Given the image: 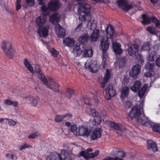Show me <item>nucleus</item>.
Wrapping results in <instances>:
<instances>
[{"mask_svg": "<svg viewBox=\"0 0 160 160\" xmlns=\"http://www.w3.org/2000/svg\"><path fill=\"white\" fill-rule=\"evenodd\" d=\"M143 105V101H142L140 102L139 106L137 105L132 108L128 114V116L131 119H135L136 121L139 117L143 115V114L142 113L141 109H142Z\"/></svg>", "mask_w": 160, "mask_h": 160, "instance_id": "obj_1", "label": "nucleus"}, {"mask_svg": "<svg viewBox=\"0 0 160 160\" xmlns=\"http://www.w3.org/2000/svg\"><path fill=\"white\" fill-rule=\"evenodd\" d=\"M2 48L6 55L10 59H12L15 52L12 48V45L9 42L3 41L1 44Z\"/></svg>", "mask_w": 160, "mask_h": 160, "instance_id": "obj_2", "label": "nucleus"}, {"mask_svg": "<svg viewBox=\"0 0 160 160\" xmlns=\"http://www.w3.org/2000/svg\"><path fill=\"white\" fill-rule=\"evenodd\" d=\"M78 11L80 14L83 18V21L87 20V17H90V7L88 4H81L79 8H78Z\"/></svg>", "mask_w": 160, "mask_h": 160, "instance_id": "obj_3", "label": "nucleus"}, {"mask_svg": "<svg viewBox=\"0 0 160 160\" xmlns=\"http://www.w3.org/2000/svg\"><path fill=\"white\" fill-rule=\"evenodd\" d=\"M89 114L94 117V118L92 121L93 124L95 126H98L100 125L102 119L101 116L99 115L98 112L96 111V110L94 109H90Z\"/></svg>", "mask_w": 160, "mask_h": 160, "instance_id": "obj_4", "label": "nucleus"}, {"mask_svg": "<svg viewBox=\"0 0 160 160\" xmlns=\"http://www.w3.org/2000/svg\"><path fill=\"white\" fill-rule=\"evenodd\" d=\"M62 3L59 0H51L48 3L49 10L52 11H56L62 6Z\"/></svg>", "mask_w": 160, "mask_h": 160, "instance_id": "obj_5", "label": "nucleus"}, {"mask_svg": "<svg viewBox=\"0 0 160 160\" xmlns=\"http://www.w3.org/2000/svg\"><path fill=\"white\" fill-rule=\"evenodd\" d=\"M91 131V129L88 127L80 126L78 129V132H76V135L88 137Z\"/></svg>", "mask_w": 160, "mask_h": 160, "instance_id": "obj_6", "label": "nucleus"}, {"mask_svg": "<svg viewBox=\"0 0 160 160\" xmlns=\"http://www.w3.org/2000/svg\"><path fill=\"white\" fill-rule=\"evenodd\" d=\"M84 67L86 69L88 68L93 73H95L99 69L96 61L94 60L91 61L90 62H86Z\"/></svg>", "mask_w": 160, "mask_h": 160, "instance_id": "obj_7", "label": "nucleus"}, {"mask_svg": "<svg viewBox=\"0 0 160 160\" xmlns=\"http://www.w3.org/2000/svg\"><path fill=\"white\" fill-rule=\"evenodd\" d=\"M116 2L119 7L125 12H127L132 7V5L128 4L126 0H118Z\"/></svg>", "mask_w": 160, "mask_h": 160, "instance_id": "obj_8", "label": "nucleus"}, {"mask_svg": "<svg viewBox=\"0 0 160 160\" xmlns=\"http://www.w3.org/2000/svg\"><path fill=\"white\" fill-rule=\"evenodd\" d=\"M106 96V98L109 100L112 97H114L116 94L115 90L113 89V86L110 84L107 86L105 89Z\"/></svg>", "mask_w": 160, "mask_h": 160, "instance_id": "obj_9", "label": "nucleus"}, {"mask_svg": "<svg viewBox=\"0 0 160 160\" xmlns=\"http://www.w3.org/2000/svg\"><path fill=\"white\" fill-rule=\"evenodd\" d=\"M140 65L138 64H136L132 67V70L129 72L130 76L134 79L137 78L140 73Z\"/></svg>", "mask_w": 160, "mask_h": 160, "instance_id": "obj_10", "label": "nucleus"}, {"mask_svg": "<svg viewBox=\"0 0 160 160\" xmlns=\"http://www.w3.org/2000/svg\"><path fill=\"white\" fill-rule=\"evenodd\" d=\"M139 49V45L137 44H134L128 48L127 51L129 55L132 57L136 56L137 53H138Z\"/></svg>", "mask_w": 160, "mask_h": 160, "instance_id": "obj_11", "label": "nucleus"}, {"mask_svg": "<svg viewBox=\"0 0 160 160\" xmlns=\"http://www.w3.org/2000/svg\"><path fill=\"white\" fill-rule=\"evenodd\" d=\"M35 72L37 74V78L39 79L43 83L46 84L47 80L42 72L39 65L38 64L36 65L35 67Z\"/></svg>", "mask_w": 160, "mask_h": 160, "instance_id": "obj_12", "label": "nucleus"}, {"mask_svg": "<svg viewBox=\"0 0 160 160\" xmlns=\"http://www.w3.org/2000/svg\"><path fill=\"white\" fill-rule=\"evenodd\" d=\"M108 38L107 37L106 39L103 38L101 42V44L99 45L100 48L102 51V55L104 56V54L106 52L108 49L109 46V42H108Z\"/></svg>", "mask_w": 160, "mask_h": 160, "instance_id": "obj_13", "label": "nucleus"}, {"mask_svg": "<svg viewBox=\"0 0 160 160\" xmlns=\"http://www.w3.org/2000/svg\"><path fill=\"white\" fill-rule=\"evenodd\" d=\"M44 16H40L36 19V24L39 28L42 27L45 24L47 19Z\"/></svg>", "mask_w": 160, "mask_h": 160, "instance_id": "obj_14", "label": "nucleus"}, {"mask_svg": "<svg viewBox=\"0 0 160 160\" xmlns=\"http://www.w3.org/2000/svg\"><path fill=\"white\" fill-rule=\"evenodd\" d=\"M102 132V129L97 128L95 129L90 136V138L92 140H95L97 138H100Z\"/></svg>", "mask_w": 160, "mask_h": 160, "instance_id": "obj_15", "label": "nucleus"}, {"mask_svg": "<svg viewBox=\"0 0 160 160\" xmlns=\"http://www.w3.org/2000/svg\"><path fill=\"white\" fill-rule=\"evenodd\" d=\"M46 160H63V157L61 154L56 152L52 153L48 156L46 158Z\"/></svg>", "mask_w": 160, "mask_h": 160, "instance_id": "obj_16", "label": "nucleus"}, {"mask_svg": "<svg viewBox=\"0 0 160 160\" xmlns=\"http://www.w3.org/2000/svg\"><path fill=\"white\" fill-rule=\"evenodd\" d=\"M147 147L148 149H151L153 152H156L158 150L157 144L153 141L150 140H148Z\"/></svg>", "mask_w": 160, "mask_h": 160, "instance_id": "obj_17", "label": "nucleus"}, {"mask_svg": "<svg viewBox=\"0 0 160 160\" xmlns=\"http://www.w3.org/2000/svg\"><path fill=\"white\" fill-rule=\"evenodd\" d=\"M60 16L57 13H55L51 15L49 20L53 24H56L60 21Z\"/></svg>", "mask_w": 160, "mask_h": 160, "instance_id": "obj_18", "label": "nucleus"}, {"mask_svg": "<svg viewBox=\"0 0 160 160\" xmlns=\"http://www.w3.org/2000/svg\"><path fill=\"white\" fill-rule=\"evenodd\" d=\"M48 27L45 26L43 27L39 28L38 32L40 35H42L43 37L46 38L48 35Z\"/></svg>", "mask_w": 160, "mask_h": 160, "instance_id": "obj_19", "label": "nucleus"}, {"mask_svg": "<svg viewBox=\"0 0 160 160\" xmlns=\"http://www.w3.org/2000/svg\"><path fill=\"white\" fill-rule=\"evenodd\" d=\"M104 32H105L107 36H109L110 38L112 39L114 33V27L111 25H108Z\"/></svg>", "mask_w": 160, "mask_h": 160, "instance_id": "obj_20", "label": "nucleus"}, {"mask_svg": "<svg viewBox=\"0 0 160 160\" xmlns=\"http://www.w3.org/2000/svg\"><path fill=\"white\" fill-rule=\"evenodd\" d=\"M55 30L58 37L62 38L64 37L66 33L65 30L60 25H59L58 28H56Z\"/></svg>", "mask_w": 160, "mask_h": 160, "instance_id": "obj_21", "label": "nucleus"}, {"mask_svg": "<svg viewBox=\"0 0 160 160\" xmlns=\"http://www.w3.org/2000/svg\"><path fill=\"white\" fill-rule=\"evenodd\" d=\"M129 89L128 87L125 86L122 87L121 92L120 98L122 100H124V97H128L129 94Z\"/></svg>", "mask_w": 160, "mask_h": 160, "instance_id": "obj_22", "label": "nucleus"}, {"mask_svg": "<svg viewBox=\"0 0 160 160\" xmlns=\"http://www.w3.org/2000/svg\"><path fill=\"white\" fill-rule=\"evenodd\" d=\"M89 37L90 36L88 33L82 34L78 39L79 43L80 44H84L87 42Z\"/></svg>", "mask_w": 160, "mask_h": 160, "instance_id": "obj_23", "label": "nucleus"}, {"mask_svg": "<svg viewBox=\"0 0 160 160\" xmlns=\"http://www.w3.org/2000/svg\"><path fill=\"white\" fill-rule=\"evenodd\" d=\"M112 47L114 52L117 54H120L122 52V50L121 48V45L117 42L112 43Z\"/></svg>", "mask_w": 160, "mask_h": 160, "instance_id": "obj_24", "label": "nucleus"}, {"mask_svg": "<svg viewBox=\"0 0 160 160\" xmlns=\"http://www.w3.org/2000/svg\"><path fill=\"white\" fill-rule=\"evenodd\" d=\"M61 154L63 157V160H72L71 157L68 152V151L65 149L61 150Z\"/></svg>", "mask_w": 160, "mask_h": 160, "instance_id": "obj_25", "label": "nucleus"}, {"mask_svg": "<svg viewBox=\"0 0 160 160\" xmlns=\"http://www.w3.org/2000/svg\"><path fill=\"white\" fill-rule=\"evenodd\" d=\"M63 43L69 47H72L75 43V41L73 38H67L64 39Z\"/></svg>", "mask_w": 160, "mask_h": 160, "instance_id": "obj_26", "label": "nucleus"}, {"mask_svg": "<svg viewBox=\"0 0 160 160\" xmlns=\"http://www.w3.org/2000/svg\"><path fill=\"white\" fill-rule=\"evenodd\" d=\"M99 37V32L98 29H94L91 36V39L92 42H96Z\"/></svg>", "mask_w": 160, "mask_h": 160, "instance_id": "obj_27", "label": "nucleus"}, {"mask_svg": "<svg viewBox=\"0 0 160 160\" xmlns=\"http://www.w3.org/2000/svg\"><path fill=\"white\" fill-rule=\"evenodd\" d=\"M27 98L30 102L34 106H35L37 105L39 100V98L36 96L32 97L29 96Z\"/></svg>", "mask_w": 160, "mask_h": 160, "instance_id": "obj_28", "label": "nucleus"}, {"mask_svg": "<svg viewBox=\"0 0 160 160\" xmlns=\"http://www.w3.org/2000/svg\"><path fill=\"white\" fill-rule=\"evenodd\" d=\"M141 82L139 81H135L134 82L133 85L130 88L131 90L134 92H136L140 89Z\"/></svg>", "mask_w": 160, "mask_h": 160, "instance_id": "obj_29", "label": "nucleus"}, {"mask_svg": "<svg viewBox=\"0 0 160 160\" xmlns=\"http://www.w3.org/2000/svg\"><path fill=\"white\" fill-rule=\"evenodd\" d=\"M83 51L79 45H76L73 48V53L75 56H80L82 53Z\"/></svg>", "mask_w": 160, "mask_h": 160, "instance_id": "obj_30", "label": "nucleus"}, {"mask_svg": "<svg viewBox=\"0 0 160 160\" xmlns=\"http://www.w3.org/2000/svg\"><path fill=\"white\" fill-rule=\"evenodd\" d=\"M148 87V85L145 83L142 87L141 90L139 91L138 95L140 99L142 98Z\"/></svg>", "mask_w": 160, "mask_h": 160, "instance_id": "obj_31", "label": "nucleus"}, {"mask_svg": "<svg viewBox=\"0 0 160 160\" xmlns=\"http://www.w3.org/2000/svg\"><path fill=\"white\" fill-rule=\"evenodd\" d=\"M24 63L28 69V70L31 73H33V67L31 65L29 62L28 59L26 58H25L24 60Z\"/></svg>", "mask_w": 160, "mask_h": 160, "instance_id": "obj_32", "label": "nucleus"}, {"mask_svg": "<svg viewBox=\"0 0 160 160\" xmlns=\"http://www.w3.org/2000/svg\"><path fill=\"white\" fill-rule=\"evenodd\" d=\"M143 115L141 116L140 117L137 119V120L136 121V122L138 124L141 123L143 125H144L145 123L147 121L148 119L143 114Z\"/></svg>", "mask_w": 160, "mask_h": 160, "instance_id": "obj_33", "label": "nucleus"}, {"mask_svg": "<svg viewBox=\"0 0 160 160\" xmlns=\"http://www.w3.org/2000/svg\"><path fill=\"white\" fill-rule=\"evenodd\" d=\"M142 23L144 25H147L150 23V18L147 17L145 14L142 15Z\"/></svg>", "mask_w": 160, "mask_h": 160, "instance_id": "obj_34", "label": "nucleus"}, {"mask_svg": "<svg viewBox=\"0 0 160 160\" xmlns=\"http://www.w3.org/2000/svg\"><path fill=\"white\" fill-rule=\"evenodd\" d=\"M74 90L72 89L68 88L65 93L67 98L69 99H70L74 94Z\"/></svg>", "mask_w": 160, "mask_h": 160, "instance_id": "obj_35", "label": "nucleus"}, {"mask_svg": "<svg viewBox=\"0 0 160 160\" xmlns=\"http://www.w3.org/2000/svg\"><path fill=\"white\" fill-rule=\"evenodd\" d=\"M93 53L92 50L85 49L84 51L82 56L84 57L88 58L92 57Z\"/></svg>", "mask_w": 160, "mask_h": 160, "instance_id": "obj_36", "label": "nucleus"}, {"mask_svg": "<svg viewBox=\"0 0 160 160\" xmlns=\"http://www.w3.org/2000/svg\"><path fill=\"white\" fill-rule=\"evenodd\" d=\"M41 10L43 12V16H47L49 15L48 7H47L45 4L43 5L41 7Z\"/></svg>", "mask_w": 160, "mask_h": 160, "instance_id": "obj_37", "label": "nucleus"}, {"mask_svg": "<svg viewBox=\"0 0 160 160\" xmlns=\"http://www.w3.org/2000/svg\"><path fill=\"white\" fill-rule=\"evenodd\" d=\"M150 44L149 42H144L143 45L142 49L144 51H148L150 50Z\"/></svg>", "mask_w": 160, "mask_h": 160, "instance_id": "obj_38", "label": "nucleus"}, {"mask_svg": "<svg viewBox=\"0 0 160 160\" xmlns=\"http://www.w3.org/2000/svg\"><path fill=\"white\" fill-rule=\"evenodd\" d=\"M4 103L7 105H13L14 107L17 106L18 102H13L9 99H6L4 100Z\"/></svg>", "mask_w": 160, "mask_h": 160, "instance_id": "obj_39", "label": "nucleus"}, {"mask_svg": "<svg viewBox=\"0 0 160 160\" xmlns=\"http://www.w3.org/2000/svg\"><path fill=\"white\" fill-rule=\"evenodd\" d=\"M120 123H117L112 122H111L110 123V127L111 128H113L116 130H119L120 129Z\"/></svg>", "mask_w": 160, "mask_h": 160, "instance_id": "obj_40", "label": "nucleus"}, {"mask_svg": "<svg viewBox=\"0 0 160 160\" xmlns=\"http://www.w3.org/2000/svg\"><path fill=\"white\" fill-rule=\"evenodd\" d=\"M110 77V72L109 70L108 69H106V74L104 77L103 80L106 82H108Z\"/></svg>", "mask_w": 160, "mask_h": 160, "instance_id": "obj_41", "label": "nucleus"}, {"mask_svg": "<svg viewBox=\"0 0 160 160\" xmlns=\"http://www.w3.org/2000/svg\"><path fill=\"white\" fill-rule=\"evenodd\" d=\"M156 57V53L154 51H151L148 55V59L151 61H153Z\"/></svg>", "mask_w": 160, "mask_h": 160, "instance_id": "obj_42", "label": "nucleus"}, {"mask_svg": "<svg viewBox=\"0 0 160 160\" xmlns=\"http://www.w3.org/2000/svg\"><path fill=\"white\" fill-rule=\"evenodd\" d=\"M116 157L119 158H123L126 156V154L125 152L122 151L117 150L116 151Z\"/></svg>", "mask_w": 160, "mask_h": 160, "instance_id": "obj_43", "label": "nucleus"}, {"mask_svg": "<svg viewBox=\"0 0 160 160\" xmlns=\"http://www.w3.org/2000/svg\"><path fill=\"white\" fill-rule=\"evenodd\" d=\"M99 152V151L98 150H97L94 152L88 153V159L89 158H93L97 157L98 155Z\"/></svg>", "mask_w": 160, "mask_h": 160, "instance_id": "obj_44", "label": "nucleus"}, {"mask_svg": "<svg viewBox=\"0 0 160 160\" xmlns=\"http://www.w3.org/2000/svg\"><path fill=\"white\" fill-rule=\"evenodd\" d=\"M52 85L53 88V91L56 92H58L59 90V84L55 82H53Z\"/></svg>", "mask_w": 160, "mask_h": 160, "instance_id": "obj_45", "label": "nucleus"}, {"mask_svg": "<svg viewBox=\"0 0 160 160\" xmlns=\"http://www.w3.org/2000/svg\"><path fill=\"white\" fill-rule=\"evenodd\" d=\"M63 115H57L55 118L54 120L56 122H61L63 121Z\"/></svg>", "mask_w": 160, "mask_h": 160, "instance_id": "obj_46", "label": "nucleus"}, {"mask_svg": "<svg viewBox=\"0 0 160 160\" xmlns=\"http://www.w3.org/2000/svg\"><path fill=\"white\" fill-rule=\"evenodd\" d=\"M39 135V134L37 132H36L34 133H32L28 136V138L29 139H34L37 137Z\"/></svg>", "mask_w": 160, "mask_h": 160, "instance_id": "obj_47", "label": "nucleus"}, {"mask_svg": "<svg viewBox=\"0 0 160 160\" xmlns=\"http://www.w3.org/2000/svg\"><path fill=\"white\" fill-rule=\"evenodd\" d=\"M153 131L160 133V124H156L154 125L153 128Z\"/></svg>", "mask_w": 160, "mask_h": 160, "instance_id": "obj_48", "label": "nucleus"}, {"mask_svg": "<svg viewBox=\"0 0 160 160\" xmlns=\"http://www.w3.org/2000/svg\"><path fill=\"white\" fill-rule=\"evenodd\" d=\"M147 30L148 32L150 33L153 35H156L157 34V32L155 30V29L151 27H148L147 28Z\"/></svg>", "mask_w": 160, "mask_h": 160, "instance_id": "obj_49", "label": "nucleus"}, {"mask_svg": "<svg viewBox=\"0 0 160 160\" xmlns=\"http://www.w3.org/2000/svg\"><path fill=\"white\" fill-rule=\"evenodd\" d=\"M154 66V64L152 63H147L145 66V68L146 69L148 70H152L153 69Z\"/></svg>", "mask_w": 160, "mask_h": 160, "instance_id": "obj_50", "label": "nucleus"}, {"mask_svg": "<svg viewBox=\"0 0 160 160\" xmlns=\"http://www.w3.org/2000/svg\"><path fill=\"white\" fill-rule=\"evenodd\" d=\"M136 59L138 60V62L142 64L144 62L142 56L140 54H138L136 57Z\"/></svg>", "mask_w": 160, "mask_h": 160, "instance_id": "obj_51", "label": "nucleus"}, {"mask_svg": "<svg viewBox=\"0 0 160 160\" xmlns=\"http://www.w3.org/2000/svg\"><path fill=\"white\" fill-rule=\"evenodd\" d=\"M63 115V121H66L69 120L72 117V115L69 113H66Z\"/></svg>", "mask_w": 160, "mask_h": 160, "instance_id": "obj_52", "label": "nucleus"}, {"mask_svg": "<svg viewBox=\"0 0 160 160\" xmlns=\"http://www.w3.org/2000/svg\"><path fill=\"white\" fill-rule=\"evenodd\" d=\"M32 148L31 145L28 144L27 143H25L23 145L20 146L19 148V149L20 150L22 151L23 149H25L26 148Z\"/></svg>", "mask_w": 160, "mask_h": 160, "instance_id": "obj_53", "label": "nucleus"}, {"mask_svg": "<svg viewBox=\"0 0 160 160\" xmlns=\"http://www.w3.org/2000/svg\"><path fill=\"white\" fill-rule=\"evenodd\" d=\"M150 22L151 21L153 23L155 24L156 26V24L159 23V21L154 16H152L150 18Z\"/></svg>", "mask_w": 160, "mask_h": 160, "instance_id": "obj_54", "label": "nucleus"}, {"mask_svg": "<svg viewBox=\"0 0 160 160\" xmlns=\"http://www.w3.org/2000/svg\"><path fill=\"white\" fill-rule=\"evenodd\" d=\"M88 153L86 152H85L83 151H82L79 154V156L83 157L84 158L86 159H88Z\"/></svg>", "mask_w": 160, "mask_h": 160, "instance_id": "obj_55", "label": "nucleus"}, {"mask_svg": "<svg viewBox=\"0 0 160 160\" xmlns=\"http://www.w3.org/2000/svg\"><path fill=\"white\" fill-rule=\"evenodd\" d=\"M102 160H123L122 159L118 157H115V158L111 157H107L102 159Z\"/></svg>", "mask_w": 160, "mask_h": 160, "instance_id": "obj_56", "label": "nucleus"}, {"mask_svg": "<svg viewBox=\"0 0 160 160\" xmlns=\"http://www.w3.org/2000/svg\"><path fill=\"white\" fill-rule=\"evenodd\" d=\"M78 129L76 125H73L71 126V130L74 134L76 135V132H78Z\"/></svg>", "mask_w": 160, "mask_h": 160, "instance_id": "obj_57", "label": "nucleus"}, {"mask_svg": "<svg viewBox=\"0 0 160 160\" xmlns=\"http://www.w3.org/2000/svg\"><path fill=\"white\" fill-rule=\"evenodd\" d=\"M27 4L29 6H32L35 4L34 0H26Z\"/></svg>", "mask_w": 160, "mask_h": 160, "instance_id": "obj_58", "label": "nucleus"}, {"mask_svg": "<svg viewBox=\"0 0 160 160\" xmlns=\"http://www.w3.org/2000/svg\"><path fill=\"white\" fill-rule=\"evenodd\" d=\"M5 119L8 120V124L10 126H14L16 124V122L12 119L8 118H5Z\"/></svg>", "mask_w": 160, "mask_h": 160, "instance_id": "obj_59", "label": "nucleus"}, {"mask_svg": "<svg viewBox=\"0 0 160 160\" xmlns=\"http://www.w3.org/2000/svg\"><path fill=\"white\" fill-rule=\"evenodd\" d=\"M52 55L54 57H57L59 54V52L57 51L54 48H53L51 51Z\"/></svg>", "mask_w": 160, "mask_h": 160, "instance_id": "obj_60", "label": "nucleus"}, {"mask_svg": "<svg viewBox=\"0 0 160 160\" xmlns=\"http://www.w3.org/2000/svg\"><path fill=\"white\" fill-rule=\"evenodd\" d=\"M123 82L124 85H126L129 82V78L127 76H124L123 80Z\"/></svg>", "mask_w": 160, "mask_h": 160, "instance_id": "obj_61", "label": "nucleus"}, {"mask_svg": "<svg viewBox=\"0 0 160 160\" xmlns=\"http://www.w3.org/2000/svg\"><path fill=\"white\" fill-rule=\"evenodd\" d=\"M126 63L125 59V58H121L119 62L120 67H123Z\"/></svg>", "mask_w": 160, "mask_h": 160, "instance_id": "obj_62", "label": "nucleus"}, {"mask_svg": "<svg viewBox=\"0 0 160 160\" xmlns=\"http://www.w3.org/2000/svg\"><path fill=\"white\" fill-rule=\"evenodd\" d=\"M21 2V0H17L16 2V9L17 10H18L21 7V6L20 5Z\"/></svg>", "mask_w": 160, "mask_h": 160, "instance_id": "obj_63", "label": "nucleus"}, {"mask_svg": "<svg viewBox=\"0 0 160 160\" xmlns=\"http://www.w3.org/2000/svg\"><path fill=\"white\" fill-rule=\"evenodd\" d=\"M154 125V124H152L147 121L144 125L147 127H148L149 128H152L153 130V128Z\"/></svg>", "mask_w": 160, "mask_h": 160, "instance_id": "obj_64", "label": "nucleus"}]
</instances>
